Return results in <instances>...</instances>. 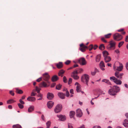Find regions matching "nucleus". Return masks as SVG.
<instances>
[{
  "instance_id": "f257e3e1",
  "label": "nucleus",
  "mask_w": 128,
  "mask_h": 128,
  "mask_svg": "<svg viewBox=\"0 0 128 128\" xmlns=\"http://www.w3.org/2000/svg\"><path fill=\"white\" fill-rule=\"evenodd\" d=\"M120 90V88L118 87L114 86L112 88L109 90L108 93L110 95L114 96L116 94V93L119 92Z\"/></svg>"
},
{
  "instance_id": "f03ea898",
  "label": "nucleus",
  "mask_w": 128,
  "mask_h": 128,
  "mask_svg": "<svg viewBox=\"0 0 128 128\" xmlns=\"http://www.w3.org/2000/svg\"><path fill=\"white\" fill-rule=\"evenodd\" d=\"M89 79V76L86 74H84L81 77V81L84 83H86L87 85H88Z\"/></svg>"
},
{
  "instance_id": "7ed1b4c3",
  "label": "nucleus",
  "mask_w": 128,
  "mask_h": 128,
  "mask_svg": "<svg viewBox=\"0 0 128 128\" xmlns=\"http://www.w3.org/2000/svg\"><path fill=\"white\" fill-rule=\"evenodd\" d=\"M116 43L113 41H112L110 42L109 44L107 46V48L109 50H113L115 48Z\"/></svg>"
},
{
  "instance_id": "20e7f679",
  "label": "nucleus",
  "mask_w": 128,
  "mask_h": 128,
  "mask_svg": "<svg viewBox=\"0 0 128 128\" xmlns=\"http://www.w3.org/2000/svg\"><path fill=\"white\" fill-rule=\"evenodd\" d=\"M111 80H113L114 82L120 85L122 84V81L119 80H118L114 76L111 77L110 78Z\"/></svg>"
},
{
  "instance_id": "39448f33",
  "label": "nucleus",
  "mask_w": 128,
  "mask_h": 128,
  "mask_svg": "<svg viewBox=\"0 0 128 128\" xmlns=\"http://www.w3.org/2000/svg\"><path fill=\"white\" fill-rule=\"evenodd\" d=\"M114 39L116 41L120 40L122 38V36L121 35L118 33H116L114 35Z\"/></svg>"
},
{
  "instance_id": "423d86ee",
  "label": "nucleus",
  "mask_w": 128,
  "mask_h": 128,
  "mask_svg": "<svg viewBox=\"0 0 128 128\" xmlns=\"http://www.w3.org/2000/svg\"><path fill=\"white\" fill-rule=\"evenodd\" d=\"M42 78L43 80L46 81L48 83H50V82L48 81L50 79V76L47 73H46L43 74Z\"/></svg>"
},
{
  "instance_id": "0eeeda50",
  "label": "nucleus",
  "mask_w": 128,
  "mask_h": 128,
  "mask_svg": "<svg viewBox=\"0 0 128 128\" xmlns=\"http://www.w3.org/2000/svg\"><path fill=\"white\" fill-rule=\"evenodd\" d=\"M78 72L77 70L73 72L71 75V76L75 80H78L79 78V77L77 75Z\"/></svg>"
},
{
  "instance_id": "6e6552de",
  "label": "nucleus",
  "mask_w": 128,
  "mask_h": 128,
  "mask_svg": "<svg viewBox=\"0 0 128 128\" xmlns=\"http://www.w3.org/2000/svg\"><path fill=\"white\" fill-rule=\"evenodd\" d=\"M62 106L60 104H58L56 107L54 109V112L56 113H58L60 112L62 109Z\"/></svg>"
},
{
  "instance_id": "1a4fd4ad",
  "label": "nucleus",
  "mask_w": 128,
  "mask_h": 128,
  "mask_svg": "<svg viewBox=\"0 0 128 128\" xmlns=\"http://www.w3.org/2000/svg\"><path fill=\"white\" fill-rule=\"evenodd\" d=\"M78 62L82 66H84L86 64V62L85 59L83 58H80L78 60Z\"/></svg>"
},
{
  "instance_id": "9d476101",
  "label": "nucleus",
  "mask_w": 128,
  "mask_h": 128,
  "mask_svg": "<svg viewBox=\"0 0 128 128\" xmlns=\"http://www.w3.org/2000/svg\"><path fill=\"white\" fill-rule=\"evenodd\" d=\"M83 114L81 110L80 109H77L76 111V116L78 117H81Z\"/></svg>"
},
{
  "instance_id": "9b49d317",
  "label": "nucleus",
  "mask_w": 128,
  "mask_h": 128,
  "mask_svg": "<svg viewBox=\"0 0 128 128\" xmlns=\"http://www.w3.org/2000/svg\"><path fill=\"white\" fill-rule=\"evenodd\" d=\"M120 66H114V69L115 70H117L120 71L122 70L123 68V65L121 63H120Z\"/></svg>"
},
{
  "instance_id": "f8f14e48",
  "label": "nucleus",
  "mask_w": 128,
  "mask_h": 128,
  "mask_svg": "<svg viewBox=\"0 0 128 128\" xmlns=\"http://www.w3.org/2000/svg\"><path fill=\"white\" fill-rule=\"evenodd\" d=\"M123 75V74L120 73L118 71H116L115 73V76L120 79L122 78V76Z\"/></svg>"
},
{
  "instance_id": "ddd939ff",
  "label": "nucleus",
  "mask_w": 128,
  "mask_h": 128,
  "mask_svg": "<svg viewBox=\"0 0 128 128\" xmlns=\"http://www.w3.org/2000/svg\"><path fill=\"white\" fill-rule=\"evenodd\" d=\"M57 116L59 118V120L62 121H64L66 119V117L65 115L60 114L57 115Z\"/></svg>"
},
{
  "instance_id": "4468645a",
  "label": "nucleus",
  "mask_w": 128,
  "mask_h": 128,
  "mask_svg": "<svg viewBox=\"0 0 128 128\" xmlns=\"http://www.w3.org/2000/svg\"><path fill=\"white\" fill-rule=\"evenodd\" d=\"M80 50L82 52H84L86 48H87V46L84 45L83 44H82L80 45Z\"/></svg>"
},
{
  "instance_id": "2eb2a0df",
  "label": "nucleus",
  "mask_w": 128,
  "mask_h": 128,
  "mask_svg": "<svg viewBox=\"0 0 128 128\" xmlns=\"http://www.w3.org/2000/svg\"><path fill=\"white\" fill-rule=\"evenodd\" d=\"M54 104V102L52 101H49L48 102L47 104L48 107L49 108H51L53 106Z\"/></svg>"
},
{
  "instance_id": "dca6fc26",
  "label": "nucleus",
  "mask_w": 128,
  "mask_h": 128,
  "mask_svg": "<svg viewBox=\"0 0 128 128\" xmlns=\"http://www.w3.org/2000/svg\"><path fill=\"white\" fill-rule=\"evenodd\" d=\"M100 65L101 69L102 70H104L105 69L104 68H103V67H104L105 66L104 64V63L103 61H101L100 64Z\"/></svg>"
},
{
  "instance_id": "f3484780",
  "label": "nucleus",
  "mask_w": 128,
  "mask_h": 128,
  "mask_svg": "<svg viewBox=\"0 0 128 128\" xmlns=\"http://www.w3.org/2000/svg\"><path fill=\"white\" fill-rule=\"evenodd\" d=\"M54 97V95L53 94L49 92L48 93L47 95V97L48 99L50 100H52L53 98Z\"/></svg>"
},
{
  "instance_id": "a211bd4d",
  "label": "nucleus",
  "mask_w": 128,
  "mask_h": 128,
  "mask_svg": "<svg viewBox=\"0 0 128 128\" xmlns=\"http://www.w3.org/2000/svg\"><path fill=\"white\" fill-rule=\"evenodd\" d=\"M58 95L60 98L62 99L65 98V94L62 92H59L58 93Z\"/></svg>"
},
{
  "instance_id": "6ab92c4d",
  "label": "nucleus",
  "mask_w": 128,
  "mask_h": 128,
  "mask_svg": "<svg viewBox=\"0 0 128 128\" xmlns=\"http://www.w3.org/2000/svg\"><path fill=\"white\" fill-rule=\"evenodd\" d=\"M39 86L40 87H48L47 84L46 83L44 82H41L39 85Z\"/></svg>"
},
{
  "instance_id": "aec40b11",
  "label": "nucleus",
  "mask_w": 128,
  "mask_h": 128,
  "mask_svg": "<svg viewBox=\"0 0 128 128\" xmlns=\"http://www.w3.org/2000/svg\"><path fill=\"white\" fill-rule=\"evenodd\" d=\"M123 125L126 127H128V120L125 119L123 122Z\"/></svg>"
},
{
  "instance_id": "412c9836",
  "label": "nucleus",
  "mask_w": 128,
  "mask_h": 128,
  "mask_svg": "<svg viewBox=\"0 0 128 128\" xmlns=\"http://www.w3.org/2000/svg\"><path fill=\"white\" fill-rule=\"evenodd\" d=\"M58 77L56 75H54L53 76L52 78V80L53 82H56L58 80Z\"/></svg>"
},
{
  "instance_id": "4be33fe9",
  "label": "nucleus",
  "mask_w": 128,
  "mask_h": 128,
  "mask_svg": "<svg viewBox=\"0 0 128 128\" xmlns=\"http://www.w3.org/2000/svg\"><path fill=\"white\" fill-rule=\"evenodd\" d=\"M104 59L105 62H107L111 60V58L110 56H108L104 58Z\"/></svg>"
},
{
  "instance_id": "5701e85b",
  "label": "nucleus",
  "mask_w": 128,
  "mask_h": 128,
  "mask_svg": "<svg viewBox=\"0 0 128 128\" xmlns=\"http://www.w3.org/2000/svg\"><path fill=\"white\" fill-rule=\"evenodd\" d=\"M56 66L58 68L60 69L62 68L63 64L62 62H60L56 64Z\"/></svg>"
},
{
  "instance_id": "b1692460",
  "label": "nucleus",
  "mask_w": 128,
  "mask_h": 128,
  "mask_svg": "<svg viewBox=\"0 0 128 128\" xmlns=\"http://www.w3.org/2000/svg\"><path fill=\"white\" fill-rule=\"evenodd\" d=\"M102 54L104 58L108 56V55H109L108 52L106 50H104L103 51Z\"/></svg>"
},
{
  "instance_id": "393cba45",
  "label": "nucleus",
  "mask_w": 128,
  "mask_h": 128,
  "mask_svg": "<svg viewBox=\"0 0 128 128\" xmlns=\"http://www.w3.org/2000/svg\"><path fill=\"white\" fill-rule=\"evenodd\" d=\"M34 106H31L28 108V112H31L34 110Z\"/></svg>"
},
{
  "instance_id": "a878e982",
  "label": "nucleus",
  "mask_w": 128,
  "mask_h": 128,
  "mask_svg": "<svg viewBox=\"0 0 128 128\" xmlns=\"http://www.w3.org/2000/svg\"><path fill=\"white\" fill-rule=\"evenodd\" d=\"M36 100L35 98L34 97H29L27 99V100L30 101H34Z\"/></svg>"
},
{
  "instance_id": "bb28decb",
  "label": "nucleus",
  "mask_w": 128,
  "mask_h": 128,
  "mask_svg": "<svg viewBox=\"0 0 128 128\" xmlns=\"http://www.w3.org/2000/svg\"><path fill=\"white\" fill-rule=\"evenodd\" d=\"M101 58V55L100 54H99L97 55L96 56V62H99L100 59Z\"/></svg>"
},
{
  "instance_id": "cd10ccee",
  "label": "nucleus",
  "mask_w": 128,
  "mask_h": 128,
  "mask_svg": "<svg viewBox=\"0 0 128 128\" xmlns=\"http://www.w3.org/2000/svg\"><path fill=\"white\" fill-rule=\"evenodd\" d=\"M64 72V71L63 70H60L59 72L58 75L59 76H61L62 77L63 76V74Z\"/></svg>"
},
{
  "instance_id": "c85d7f7f",
  "label": "nucleus",
  "mask_w": 128,
  "mask_h": 128,
  "mask_svg": "<svg viewBox=\"0 0 128 128\" xmlns=\"http://www.w3.org/2000/svg\"><path fill=\"white\" fill-rule=\"evenodd\" d=\"M102 82H104L109 85H111V84L109 80L107 79H104L102 80Z\"/></svg>"
},
{
  "instance_id": "c756f323",
  "label": "nucleus",
  "mask_w": 128,
  "mask_h": 128,
  "mask_svg": "<svg viewBox=\"0 0 128 128\" xmlns=\"http://www.w3.org/2000/svg\"><path fill=\"white\" fill-rule=\"evenodd\" d=\"M75 114V112L74 111H71L70 112V118H73Z\"/></svg>"
},
{
  "instance_id": "7c9ffc66",
  "label": "nucleus",
  "mask_w": 128,
  "mask_h": 128,
  "mask_svg": "<svg viewBox=\"0 0 128 128\" xmlns=\"http://www.w3.org/2000/svg\"><path fill=\"white\" fill-rule=\"evenodd\" d=\"M16 92L17 93L19 94H22L23 93V92L22 90H19L17 88H16Z\"/></svg>"
},
{
  "instance_id": "2f4dec72",
  "label": "nucleus",
  "mask_w": 128,
  "mask_h": 128,
  "mask_svg": "<svg viewBox=\"0 0 128 128\" xmlns=\"http://www.w3.org/2000/svg\"><path fill=\"white\" fill-rule=\"evenodd\" d=\"M13 128H22L20 125L18 124L14 125L13 126Z\"/></svg>"
},
{
  "instance_id": "473e14b6",
  "label": "nucleus",
  "mask_w": 128,
  "mask_h": 128,
  "mask_svg": "<svg viewBox=\"0 0 128 128\" xmlns=\"http://www.w3.org/2000/svg\"><path fill=\"white\" fill-rule=\"evenodd\" d=\"M81 88L80 86H76V91L78 92H79L81 91Z\"/></svg>"
},
{
  "instance_id": "72a5a7b5",
  "label": "nucleus",
  "mask_w": 128,
  "mask_h": 128,
  "mask_svg": "<svg viewBox=\"0 0 128 128\" xmlns=\"http://www.w3.org/2000/svg\"><path fill=\"white\" fill-rule=\"evenodd\" d=\"M51 122L50 121H48L46 123V128H49L50 126Z\"/></svg>"
},
{
  "instance_id": "f704fd0d",
  "label": "nucleus",
  "mask_w": 128,
  "mask_h": 128,
  "mask_svg": "<svg viewBox=\"0 0 128 128\" xmlns=\"http://www.w3.org/2000/svg\"><path fill=\"white\" fill-rule=\"evenodd\" d=\"M35 92L36 91L38 93H39L40 92V89L39 88L38 86H36L35 87Z\"/></svg>"
},
{
  "instance_id": "c9c22d12",
  "label": "nucleus",
  "mask_w": 128,
  "mask_h": 128,
  "mask_svg": "<svg viewBox=\"0 0 128 128\" xmlns=\"http://www.w3.org/2000/svg\"><path fill=\"white\" fill-rule=\"evenodd\" d=\"M62 85L60 84H59L56 86V89L58 90H60L62 87Z\"/></svg>"
},
{
  "instance_id": "e433bc0d",
  "label": "nucleus",
  "mask_w": 128,
  "mask_h": 128,
  "mask_svg": "<svg viewBox=\"0 0 128 128\" xmlns=\"http://www.w3.org/2000/svg\"><path fill=\"white\" fill-rule=\"evenodd\" d=\"M99 48L100 50H103L104 49V46L103 44H101L99 47Z\"/></svg>"
},
{
  "instance_id": "4c0bfd02",
  "label": "nucleus",
  "mask_w": 128,
  "mask_h": 128,
  "mask_svg": "<svg viewBox=\"0 0 128 128\" xmlns=\"http://www.w3.org/2000/svg\"><path fill=\"white\" fill-rule=\"evenodd\" d=\"M112 34L111 33H109L105 35H104V37L105 38H110L111 35Z\"/></svg>"
},
{
  "instance_id": "58836bf2",
  "label": "nucleus",
  "mask_w": 128,
  "mask_h": 128,
  "mask_svg": "<svg viewBox=\"0 0 128 128\" xmlns=\"http://www.w3.org/2000/svg\"><path fill=\"white\" fill-rule=\"evenodd\" d=\"M35 90L34 89L32 92L31 94V95L32 96H35L37 94L36 93H35Z\"/></svg>"
},
{
  "instance_id": "ea45409f",
  "label": "nucleus",
  "mask_w": 128,
  "mask_h": 128,
  "mask_svg": "<svg viewBox=\"0 0 128 128\" xmlns=\"http://www.w3.org/2000/svg\"><path fill=\"white\" fill-rule=\"evenodd\" d=\"M14 102V101L13 100L11 99L8 100L7 101V103L8 104H10Z\"/></svg>"
},
{
  "instance_id": "a19ab883",
  "label": "nucleus",
  "mask_w": 128,
  "mask_h": 128,
  "mask_svg": "<svg viewBox=\"0 0 128 128\" xmlns=\"http://www.w3.org/2000/svg\"><path fill=\"white\" fill-rule=\"evenodd\" d=\"M66 91V96L67 97H68L70 96V94L69 92L67 90V89H65L64 90H63V91Z\"/></svg>"
},
{
  "instance_id": "79ce46f5",
  "label": "nucleus",
  "mask_w": 128,
  "mask_h": 128,
  "mask_svg": "<svg viewBox=\"0 0 128 128\" xmlns=\"http://www.w3.org/2000/svg\"><path fill=\"white\" fill-rule=\"evenodd\" d=\"M124 43V42L122 41L120 42L118 44V47L120 48L123 45Z\"/></svg>"
},
{
  "instance_id": "37998d69",
  "label": "nucleus",
  "mask_w": 128,
  "mask_h": 128,
  "mask_svg": "<svg viewBox=\"0 0 128 128\" xmlns=\"http://www.w3.org/2000/svg\"><path fill=\"white\" fill-rule=\"evenodd\" d=\"M63 82L64 83H67V80L66 78V76H64L63 77Z\"/></svg>"
},
{
  "instance_id": "c03bdc74",
  "label": "nucleus",
  "mask_w": 128,
  "mask_h": 128,
  "mask_svg": "<svg viewBox=\"0 0 128 128\" xmlns=\"http://www.w3.org/2000/svg\"><path fill=\"white\" fill-rule=\"evenodd\" d=\"M18 106H19V108H20L22 109V108H24V106L23 105L21 104L20 103L18 104Z\"/></svg>"
},
{
  "instance_id": "a18cd8bd",
  "label": "nucleus",
  "mask_w": 128,
  "mask_h": 128,
  "mask_svg": "<svg viewBox=\"0 0 128 128\" xmlns=\"http://www.w3.org/2000/svg\"><path fill=\"white\" fill-rule=\"evenodd\" d=\"M72 79L71 78H70L68 81V84H70L72 82Z\"/></svg>"
},
{
  "instance_id": "49530a36",
  "label": "nucleus",
  "mask_w": 128,
  "mask_h": 128,
  "mask_svg": "<svg viewBox=\"0 0 128 128\" xmlns=\"http://www.w3.org/2000/svg\"><path fill=\"white\" fill-rule=\"evenodd\" d=\"M93 48V46L92 45V44H91L88 47L89 50L90 51Z\"/></svg>"
},
{
  "instance_id": "de8ad7c7",
  "label": "nucleus",
  "mask_w": 128,
  "mask_h": 128,
  "mask_svg": "<svg viewBox=\"0 0 128 128\" xmlns=\"http://www.w3.org/2000/svg\"><path fill=\"white\" fill-rule=\"evenodd\" d=\"M99 96V94L98 96L96 97H95L94 98H92V100L90 101L91 104L92 105H93L94 104V103L92 102V100H93L94 99H96Z\"/></svg>"
},
{
  "instance_id": "09e8293b",
  "label": "nucleus",
  "mask_w": 128,
  "mask_h": 128,
  "mask_svg": "<svg viewBox=\"0 0 128 128\" xmlns=\"http://www.w3.org/2000/svg\"><path fill=\"white\" fill-rule=\"evenodd\" d=\"M70 62V60H67L65 62V63L66 65H68Z\"/></svg>"
},
{
  "instance_id": "8fccbe9b",
  "label": "nucleus",
  "mask_w": 128,
  "mask_h": 128,
  "mask_svg": "<svg viewBox=\"0 0 128 128\" xmlns=\"http://www.w3.org/2000/svg\"><path fill=\"white\" fill-rule=\"evenodd\" d=\"M115 52L116 53L118 54H119L120 53V51L118 49L116 50H114Z\"/></svg>"
},
{
  "instance_id": "3c124183",
  "label": "nucleus",
  "mask_w": 128,
  "mask_h": 128,
  "mask_svg": "<svg viewBox=\"0 0 128 128\" xmlns=\"http://www.w3.org/2000/svg\"><path fill=\"white\" fill-rule=\"evenodd\" d=\"M68 128H73L71 124H68Z\"/></svg>"
},
{
  "instance_id": "603ef678",
  "label": "nucleus",
  "mask_w": 128,
  "mask_h": 128,
  "mask_svg": "<svg viewBox=\"0 0 128 128\" xmlns=\"http://www.w3.org/2000/svg\"><path fill=\"white\" fill-rule=\"evenodd\" d=\"M101 40L105 43H106L107 42V41L104 39V38H101Z\"/></svg>"
},
{
  "instance_id": "864d4df0",
  "label": "nucleus",
  "mask_w": 128,
  "mask_h": 128,
  "mask_svg": "<svg viewBox=\"0 0 128 128\" xmlns=\"http://www.w3.org/2000/svg\"><path fill=\"white\" fill-rule=\"evenodd\" d=\"M42 80V78L41 77L40 78H39L37 79L36 81L38 82H39L40 81H41Z\"/></svg>"
},
{
  "instance_id": "5fc2aeb1",
  "label": "nucleus",
  "mask_w": 128,
  "mask_h": 128,
  "mask_svg": "<svg viewBox=\"0 0 128 128\" xmlns=\"http://www.w3.org/2000/svg\"><path fill=\"white\" fill-rule=\"evenodd\" d=\"M10 94L12 96H14V93L12 91H10Z\"/></svg>"
},
{
  "instance_id": "6e6d98bb",
  "label": "nucleus",
  "mask_w": 128,
  "mask_h": 128,
  "mask_svg": "<svg viewBox=\"0 0 128 128\" xmlns=\"http://www.w3.org/2000/svg\"><path fill=\"white\" fill-rule=\"evenodd\" d=\"M70 92L72 94H73L74 93V90L73 89H71L70 90Z\"/></svg>"
},
{
  "instance_id": "4d7b16f0",
  "label": "nucleus",
  "mask_w": 128,
  "mask_h": 128,
  "mask_svg": "<svg viewBox=\"0 0 128 128\" xmlns=\"http://www.w3.org/2000/svg\"><path fill=\"white\" fill-rule=\"evenodd\" d=\"M38 94L37 95V96L38 97H42V95L40 93H38Z\"/></svg>"
},
{
  "instance_id": "13d9d810",
  "label": "nucleus",
  "mask_w": 128,
  "mask_h": 128,
  "mask_svg": "<svg viewBox=\"0 0 128 128\" xmlns=\"http://www.w3.org/2000/svg\"><path fill=\"white\" fill-rule=\"evenodd\" d=\"M20 102V103L22 104H24V102L22 100V99H20L19 100Z\"/></svg>"
},
{
  "instance_id": "bf43d9fd",
  "label": "nucleus",
  "mask_w": 128,
  "mask_h": 128,
  "mask_svg": "<svg viewBox=\"0 0 128 128\" xmlns=\"http://www.w3.org/2000/svg\"><path fill=\"white\" fill-rule=\"evenodd\" d=\"M96 73L94 72H91V74L93 76H94L96 74Z\"/></svg>"
},
{
  "instance_id": "052dcab7",
  "label": "nucleus",
  "mask_w": 128,
  "mask_h": 128,
  "mask_svg": "<svg viewBox=\"0 0 128 128\" xmlns=\"http://www.w3.org/2000/svg\"><path fill=\"white\" fill-rule=\"evenodd\" d=\"M56 84L55 83H52L51 86V87L52 88L54 87V86H55V85Z\"/></svg>"
},
{
  "instance_id": "680f3d73",
  "label": "nucleus",
  "mask_w": 128,
  "mask_h": 128,
  "mask_svg": "<svg viewBox=\"0 0 128 128\" xmlns=\"http://www.w3.org/2000/svg\"><path fill=\"white\" fill-rule=\"evenodd\" d=\"M98 47V46L97 45H96L94 46V47L93 48H94V50H95Z\"/></svg>"
},
{
  "instance_id": "e2e57ef3",
  "label": "nucleus",
  "mask_w": 128,
  "mask_h": 128,
  "mask_svg": "<svg viewBox=\"0 0 128 128\" xmlns=\"http://www.w3.org/2000/svg\"><path fill=\"white\" fill-rule=\"evenodd\" d=\"M124 30V29H121L120 30H118V32H122Z\"/></svg>"
},
{
  "instance_id": "0e129e2a",
  "label": "nucleus",
  "mask_w": 128,
  "mask_h": 128,
  "mask_svg": "<svg viewBox=\"0 0 128 128\" xmlns=\"http://www.w3.org/2000/svg\"><path fill=\"white\" fill-rule=\"evenodd\" d=\"M75 85L76 86H80V85L78 82H76Z\"/></svg>"
},
{
  "instance_id": "69168bd1",
  "label": "nucleus",
  "mask_w": 128,
  "mask_h": 128,
  "mask_svg": "<svg viewBox=\"0 0 128 128\" xmlns=\"http://www.w3.org/2000/svg\"><path fill=\"white\" fill-rule=\"evenodd\" d=\"M94 72L96 73L97 72H98L99 71L96 68H95L94 69Z\"/></svg>"
},
{
  "instance_id": "338daca9",
  "label": "nucleus",
  "mask_w": 128,
  "mask_h": 128,
  "mask_svg": "<svg viewBox=\"0 0 128 128\" xmlns=\"http://www.w3.org/2000/svg\"><path fill=\"white\" fill-rule=\"evenodd\" d=\"M125 41L126 42H128V36H126Z\"/></svg>"
},
{
  "instance_id": "774afa93",
  "label": "nucleus",
  "mask_w": 128,
  "mask_h": 128,
  "mask_svg": "<svg viewBox=\"0 0 128 128\" xmlns=\"http://www.w3.org/2000/svg\"><path fill=\"white\" fill-rule=\"evenodd\" d=\"M126 69L128 70V62L126 63Z\"/></svg>"
}]
</instances>
